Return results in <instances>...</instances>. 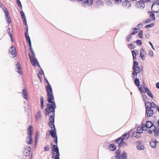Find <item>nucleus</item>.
<instances>
[{"instance_id": "24", "label": "nucleus", "mask_w": 159, "mask_h": 159, "mask_svg": "<svg viewBox=\"0 0 159 159\" xmlns=\"http://www.w3.org/2000/svg\"><path fill=\"white\" fill-rule=\"evenodd\" d=\"M52 150V151L55 152H56L55 157H59L60 154L58 148H53Z\"/></svg>"}, {"instance_id": "58", "label": "nucleus", "mask_w": 159, "mask_h": 159, "mask_svg": "<svg viewBox=\"0 0 159 159\" xmlns=\"http://www.w3.org/2000/svg\"><path fill=\"white\" fill-rule=\"evenodd\" d=\"M26 27L25 28V30L26 32H25V33H28V27L27 25H26Z\"/></svg>"}, {"instance_id": "54", "label": "nucleus", "mask_w": 159, "mask_h": 159, "mask_svg": "<svg viewBox=\"0 0 159 159\" xmlns=\"http://www.w3.org/2000/svg\"><path fill=\"white\" fill-rule=\"evenodd\" d=\"M54 142H55V143L56 144V145H57V136L54 137Z\"/></svg>"}, {"instance_id": "64", "label": "nucleus", "mask_w": 159, "mask_h": 159, "mask_svg": "<svg viewBox=\"0 0 159 159\" xmlns=\"http://www.w3.org/2000/svg\"><path fill=\"white\" fill-rule=\"evenodd\" d=\"M11 39L12 42H14V39L12 38V35L11 34Z\"/></svg>"}, {"instance_id": "50", "label": "nucleus", "mask_w": 159, "mask_h": 159, "mask_svg": "<svg viewBox=\"0 0 159 159\" xmlns=\"http://www.w3.org/2000/svg\"><path fill=\"white\" fill-rule=\"evenodd\" d=\"M121 139H122L121 138H119L116 140V143H120V142L121 141Z\"/></svg>"}, {"instance_id": "61", "label": "nucleus", "mask_w": 159, "mask_h": 159, "mask_svg": "<svg viewBox=\"0 0 159 159\" xmlns=\"http://www.w3.org/2000/svg\"><path fill=\"white\" fill-rule=\"evenodd\" d=\"M148 43L150 44V45L151 46L152 48V49H153L154 50H155V49L153 47L152 43L150 42H149Z\"/></svg>"}, {"instance_id": "16", "label": "nucleus", "mask_w": 159, "mask_h": 159, "mask_svg": "<svg viewBox=\"0 0 159 159\" xmlns=\"http://www.w3.org/2000/svg\"><path fill=\"white\" fill-rule=\"evenodd\" d=\"M22 96L23 98L26 100L29 99L28 93L26 89H24L21 93Z\"/></svg>"}, {"instance_id": "14", "label": "nucleus", "mask_w": 159, "mask_h": 159, "mask_svg": "<svg viewBox=\"0 0 159 159\" xmlns=\"http://www.w3.org/2000/svg\"><path fill=\"white\" fill-rule=\"evenodd\" d=\"M29 55L32 65L34 66H36L37 64L39 63L37 59L35 57H31V56L30 54Z\"/></svg>"}, {"instance_id": "23", "label": "nucleus", "mask_w": 159, "mask_h": 159, "mask_svg": "<svg viewBox=\"0 0 159 159\" xmlns=\"http://www.w3.org/2000/svg\"><path fill=\"white\" fill-rule=\"evenodd\" d=\"M157 142L156 140H152L150 144L151 147L153 148H155L156 147Z\"/></svg>"}, {"instance_id": "44", "label": "nucleus", "mask_w": 159, "mask_h": 159, "mask_svg": "<svg viewBox=\"0 0 159 159\" xmlns=\"http://www.w3.org/2000/svg\"><path fill=\"white\" fill-rule=\"evenodd\" d=\"M106 4L108 6H112V3L110 1L108 0L106 1Z\"/></svg>"}, {"instance_id": "17", "label": "nucleus", "mask_w": 159, "mask_h": 159, "mask_svg": "<svg viewBox=\"0 0 159 159\" xmlns=\"http://www.w3.org/2000/svg\"><path fill=\"white\" fill-rule=\"evenodd\" d=\"M16 71L20 75H23L22 68L20 67V64L17 62L16 66Z\"/></svg>"}, {"instance_id": "20", "label": "nucleus", "mask_w": 159, "mask_h": 159, "mask_svg": "<svg viewBox=\"0 0 159 159\" xmlns=\"http://www.w3.org/2000/svg\"><path fill=\"white\" fill-rule=\"evenodd\" d=\"M35 117L36 119V121H38L39 120L41 117V111L40 110H38L36 113L35 115Z\"/></svg>"}, {"instance_id": "38", "label": "nucleus", "mask_w": 159, "mask_h": 159, "mask_svg": "<svg viewBox=\"0 0 159 159\" xmlns=\"http://www.w3.org/2000/svg\"><path fill=\"white\" fill-rule=\"evenodd\" d=\"M133 32L130 34V35H133L135 34L137 32V30H139V29L137 28H133Z\"/></svg>"}, {"instance_id": "4", "label": "nucleus", "mask_w": 159, "mask_h": 159, "mask_svg": "<svg viewBox=\"0 0 159 159\" xmlns=\"http://www.w3.org/2000/svg\"><path fill=\"white\" fill-rule=\"evenodd\" d=\"M138 63L134 61V65L132 69L133 71L131 74V75H134L136 78H137V74L140 73V69L139 66H138Z\"/></svg>"}, {"instance_id": "18", "label": "nucleus", "mask_w": 159, "mask_h": 159, "mask_svg": "<svg viewBox=\"0 0 159 159\" xmlns=\"http://www.w3.org/2000/svg\"><path fill=\"white\" fill-rule=\"evenodd\" d=\"M123 7L126 8H129L131 7V3L130 2L127 0H125L122 3Z\"/></svg>"}, {"instance_id": "62", "label": "nucleus", "mask_w": 159, "mask_h": 159, "mask_svg": "<svg viewBox=\"0 0 159 159\" xmlns=\"http://www.w3.org/2000/svg\"><path fill=\"white\" fill-rule=\"evenodd\" d=\"M31 52L32 54V56H31V57H35V54L34 53V51H31Z\"/></svg>"}, {"instance_id": "49", "label": "nucleus", "mask_w": 159, "mask_h": 159, "mask_svg": "<svg viewBox=\"0 0 159 159\" xmlns=\"http://www.w3.org/2000/svg\"><path fill=\"white\" fill-rule=\"evenodd\" d=\"M152 20V19H148V20H147L145 21V23H146V24H147V23H148L150 22H151Z\"/></svg>"}, {"instance_id": "46", "label": "nucleus", "mask_w": 159, "mask_h": 159, "mask_svg": "<svg viewBox=\"0 0 159 159\" xmlns=\"http://www.w3.org/2000/svg\"><path fill=\"white\" fill-rule=\"evenodd\" d=\"M128 48L130 49H133L134 48V45L132 43H131L128 45Z\"/></svg>"}, {"instance_id": "32", "label": "nucleus", "mask_w": 159, "mask_h": 159, "mask_svg": "<svg viewBox=\"0 0 159 159\" xmlns=\"http://www.w3.org/2000/svg\"><path fill=\"white\" fill-rule=\"evenodd\" d=\"M134 83L135 85L137 86H139L140 81L139 78H136L134 79Z\"/></svg>"}, {"instance_id": "53", "label": "nucleus", "mask_w": 159, "mask_h": 159, "mask_svg": "<svg viewBox=\"0 0 159 159\" xmlns=\"http://www.w3.org/2000/svg\"><path fill=\"white\" fill-rule=\"evenodd\" d=\"M132 38V37L130 35H128L127 37V41H129L130 40H131Z\"/></svg>"}, {"instance_id": "6", "label": "nucleus", "mask_w": 159, "mask_h": 159, "mask_svg": "<svg viewBox=\"0 0 159 159\" xmlns=\"http://www.w3.org/2000/svg\"><path fill=\"white\" fill-rule=\"evenodd\" d=\"M116 154L117 157L120 159H127V155L125 151L121 153V151L120 149H118L116 152Z\"/></svg>"}, {"instance_id": "3", "label": "nucleus", "mask_w": 159, "mask_h": 159, "mask_svg": "<svg viewBox=\"0 0 159 159\" xmlns=\"http://www.w3.org/2000/svg\"><path fill=\"white\" fill-rule=\"evenodd\" d=\"M45 82L48 84L47 85L45 86L48 96L47 101L48 102H51V101L54 100L52 89L47 79H46Z\"/></svg>"}, {"instance_id": "52", "label": "nucleus", "mask_w": 159, "mask_h": 159, "mask_svg": "<svg viewBox=\"0 0 159 159\" xmlns=\"http://www.w3.org/2000/svg\"><path fill=\"white\" fill-rule=\"evenodd\" d=\"M40 100L41 104L44 103L43 98L42 96L40 97Z\"/></svg>"}, {"instance_id": "57", "label": "nucleus", "mask_w": 159, "mask_h": 159, "mask_svg": "<svg viewBox=\"0 0 159 159\" xmlns=\"http://www.w3.org/2000/svg\"><path fill=\"white\" fill-rule=\"evenodd\" d=\"M44 103L41 104V108L42 109H43L44 108Z\"/></svg>"}, {"instance_id": "47", "label": "nucleus", "mask_w": 159, "mask_h": 159, "mask_svg": "<svg viewBox=\"0 0 159 159\" xmlns=\"http://www.w3.org/2000/svg\"><path fill=\"white\" fill-rule=\"evenodd\" d=\"M17 2L18 6L21 7V8H22V6L20 2V0H17Z\"/></svg>"}, {"instance_id": "8", "label": "nucleus", "mask_w": 159, "mask_h": 159, "mask_svg": "<svg viewBox=\"0 0 159 159\" xmlns=\"http://www.w3.org/2000/svg\"><path fill=\"white\" fill-rule=\"evenodd\" d=\"M154 126L155 125L152 122L149 121H146L145 124H143L142 125L143 129L145 131L147 130V128L149 129L152 128L153 129Z\"/></svg>"}, {"instance_id": "21", "label": "nucleus", "mask_w": 159, "mask_h": 159, "mask_svg": "<svg viewBox=\"0 0 159 159\" xmlns=\"http://www.w3.org/2000/svg\"><path fill=\"white\" fill-rule=\"evenodd\" d=\"M137 148L138 150H144V147L142 145L140 141H138L137 142Z\"/></svg>"}, {"instance_id": "15", "label": "nucleus", "mask_w": 159, "mask_h": 159, "mask_svg": "<svg viewBox=\"0 0 159 159\" xmlns=\"http://www.w3.org/2000/svg\"><path fill=\"white\" fill-rule=\"evenodd\" d=\"M11 54L12 55V57L14 58L16 57L17 56V53L15 46L12 45L11 47Z\"/></svg>"}, {"instance_id": "19", "label": "nucleus", "mask_w": 159, "mask_h": 159, "mask_svg": "<svg viewBox=\"0 0 159 159\" xmlns=\"http://www.w3.org/2000/svg\"><path fill=\"white\" fill-rule=\"evenodd\" d=\"M146 54V51L142 48L140 50V56L142 60H144L145 59V55Z\"/></svg>"}, {"instance_id": "63", "label": "nucleus", "mask_w": 159, "mask_h": 159, "mask_svg": "<svg viewBox=\"0 0 159 159\" xmlns=\"http://www.w3.org/2000/svg\"><path fill=\"white\" fill-rule=\"evenodd\" d=\"M156 86L157 89H159V82H157L156 84Z\"/></svg>"}, {"instance_id": "48", "label": "nucleus", "mask_w": 159, "mask_h": 159, "mask_svg": "<svg viewBox=\"0 0 159 159\" xmlns=\"http://www.w3.org/2000/svg\"><path fill=\"white\" fill-rule=\"evenodd\" d=\"M135 43L137 44H139V45H141L142 44V42L141 40H138L135 41Z\"/></svg>"}, {"instance_id": "60", "label": "nucleus", "mask_w": 159, "mask_h": 159, "mask_svg": "<svg viewBox=\"0 0 159 159\" xmlns=\"http://www.w3.org/2000/svg\"><path fill=\"white\" fill-rule=\"evenodd\" d=\"M111 159H120L117 157V155L114 156H113L112 158Z\"/></svg>"}, {"instance_id": "39", "label": "nucleus", "mask_w": 159, "mask_h": 159, "mask_svg": "<svg viewBox=\"0 0 159 159\" xmlns=\"http://www.w3.org/2000/svg\"><path fill=\"white\" fill-rule=\"evenodd\" d=\"M50 148L49 145H47L44 147V151H48L49 150Z\"/></svg>"}, {"instance_id": "33", "label": "nucleus", "mask_w": 159, "mask_h": 159, "mask_svg": "<svg viewBox=\"0 0 159 159\" xmlns=\"http://www.w3.org/2000/svg\"><path fill=\"white\" fill-rule=\"evenodd\" d=\"M54 123H48V125L52 129V130H56V128Z\"/></svg>"}, {"instance_id": "31", "label": "nucleus", "mask_w": 159, "mask_h": 159, "mask_svg": "<svg viewBox=\"0 0 159 159\" xmlns=\"http://www.w3.org/2000/svg\"><path fill=\"white\" fill-rule=\"evenodd\" d=\"M148 13L150 17L152 18L153 21L155 20L156 18L154 14L151 11H148Z\"/></svg>"}, {"instance_id": "2", "label": "nucleus", "mask_w": 159, "mask_h": 159, "mask_svg": "<svg viewBox=\"0 0 159 159\" xmlns=\"http://www.w3.org/2000/svg\"><path fill=\"white\" fill-rule=\"evenodd\" d=\"M146 108V115L148 117H150L152 116L154 111V109L155 108V103L152 102H147L145 103Z\"/></svg>"}, {"instance_id": "56", "label": "nucleus", "mask_w": 159, "mask_h": 159, "mask_svg": "<svg viewBox=\"0 0 159 159\" xmlns=\"http://www.w3.org/2000/svg\"><path fill=\"white\" fill-rule=\"evenodd\" d=\"M39 73L40 75H43L44 76L43 71L42 69L40 70L39 71Z\"/></svg>"}, {"instance_id": "28", "label": "nucleus", "mask_w": 159, "mask_h": 159, "mask_svg": "<svg viewBox=\"0 0 159 159\" xmlns=\"http://www.w3.org/2000/svg\"><path fill=\"white\" fill-rule=\"evenodd\" d=\"M132 135L133 136L137 138H139L140 137V134L137 131L132 132Z\"/></svg>"}, {"instance_id": "29", "label": "nucleus", "mask_w": 159, "mask_h": 159, "mask_svg": "<svg viewBox=\"0 0 159 159\" xmlns=\"http://www.w3.org/2000/svg\"><path fill=\"white\" fill-rule=\"evenodd\" d=\"M131 133L130 131H129L127 133L124 134L122 138H121L122 139H127L129 137V135Z\"/></svg>"}, {"instance_id": "43", "label": "nucleus", "mask_w": 159, "mask_h": 159, "mask_svg": "<svg viewBox=\"0 0 159 159\" xmlns=\"http://www.w3.org/2000/svg\"><path fill=\"white\" fill-rule=\"evenodd\" d=\"M148 55L151 57H153V51L151 50H150L148 52Z\"/></svg>"}, {"instance_id": "22", "label": "nucleus", "mask_w": 159, "mask_h": 159, "mask_svg": "<svg viewBox=\"0 0 159 159\" xmlns=\"http://www.w3.org/2000/svg\"><path fill=\"white\" fill-rule=\"evenodd\" d=\"M108 148L111 151H114L116 149V147L114 144H111L108 145Z\"/></svg>"}, {"instance_id": "51", "label": "nucleus", "mask_w": 159, "mask_h": 159, "mask_svg": "<svg viewBox=\"0 0 159 159\" xmlns=\"http://www.w3.org/2000/svg\"><path fill=\"white\" fill-rule=\"evenodd\" d=\"M97 3L99 5H102L103 4V2L102 1L100 0H98L97 1Z\"/></svg>"}, {"instance_id": "13", "label": "nucleus", "mask_w": 159, "mask_h": 159, "mask_svg": "<svg viewBox=\"0 0 159 159\" xmlns=\"http://www.w3.org/2000/svg\"><path fill=\"white\" fill-rule=\"evenodd\" d=\"M31 148L30 146H26L23 151V154L25 156L30 155V152Z\"/></svg>"}, {"instance_id": "27", "label": "nucleus", "mask_w": 159, "mask_h": 159, "mask_svg": "<svg viewBox=\"0 0 159 159\" xmlns=\"http://www.w3.org/2000/svg\"><path fill=\"white\" fill-rule=\"evenodd\" d=\"M49 134L53 138L57 136L56 130H51L49 131Z\"/></svg>"}, {"instance_id": "11", "label": "nucleus", "mask_w": 159, "mask_h": 159, "mask_svg": "<svg viewBox=\"0 0 159 159\" xmlns=\"http://www.w3.org/2000/svg\"><path fill=\"white\" fill-rule=\"evenodd\" d=\"M151 0H140L139 2L136 3V6L137 7H140L141 9H143L144 8L145 2H149Z\"/></svg>"}, {"instance_id": "34", "label": "nucleus", "mask_w": 159, "mask_h": 159, "mask_svg": "<svg viewBox=\"0 0 159 159\" xmlns=\"http://www.w3.org/2000/svg\"><path fill=\"white\" fill-rule=\"evenodd\" d=\"M143 131L144 130L143 129L142 126L138 127L136 130V131L140 134L143 133Z\"/></svg>"}, {"instance_id": "5", "label": "nucleus", "mask_w": 159, "mask_h": 159, "mask_svg": "<svg viewBox=\"0 0 159 159\" xmlns=\"http://www.w3.org/2000/svg\"><path fill=\"white\" fill-rule=\"evenodd\" d=\"M72 1H74L76 0H70ZM79 2L81 1L82 6L85 8H87L92 5L93 0H78Z\"/></svg>"}, {"instance_id": "59", "label": "nucleus", "mask_w": 159, "mask_h": 159, "mask_svg": "<svg viewBox=\"0 0 159 159\" xmlns=\"http://www.w3.org/2000/svg\"><path fill=\"white\" fill-rule=\"evenodd\" d=\"M143 25V24H139L137 25V27L138 28H140Z\"/></svg>"}, {"instance_id": "55", "label": "nucleus", "mask_w": 159, "mask_h": 159, "mask_svg": "<svg viewBox=\"0 0 159 159\" xmlns=\"http://www.w3.org/2000/svg\"><path fill=\"white\" fill-rule=\"evenodd\" d=\"M23 24H24L25 25H27V23L26 18V19H23Z\"/></svg>"}, {"instance_id": "7", "label": "nucleus", "mask_w": 159, "mask_h": 159, "mask_svg": "<svg viewBox=\"0 0 159 159\" xmlns=\"http://www.w3.org/2000/svg\"><path fill=\"white\" fill-rule=\"evenodd\" d=\"M28 134L29 136L26 140V142L27 144H31L32 143V135L33 127L31 125H30L28 128Z\"/></svg>"}, {"instance_id": "30", "label": "nucleus", "mask_w": 159, "mask_h": 159, "mask_svg": "<svg viewBox=\"0 0 159 159\" xmlns=\"http://www.w3.org/2000/svg\"><path fill=\"white\" fill-rule=\"evenodd\" d=\"M135 50L137 51L135 52L134 50L132 51L133 60H135L136 59V55L139 53L138 51H137V50Z\"/></svg>"}, {"instance_id": "37", "label": "nucleus", "mask_w": 159, "mask_h": 159, "mask_svg": "<svg viewBox=\"0 0 159 159\" xmlns=\"http://www.w3.org/2000/svg\"><path fill=\"white\" fill-rule=\"evenodd\" d=\"M154 25V23L152 22V23H151L149 25H146L145 27L146 28H150L152 27Z\"/></svg>"}, {"instance_id": "36", "label": "nucleus", "mask_w": 159, "mask_h": 159, "mask_svg": "<svg viewBox=\"0 0 159 159\" xmlns=\"http://www.w3.org/2000/svg\"><path fill=\"white\" fill-rule=\"evenodd\" d=\"M25 34L27 41L28 42L29 41L31 40L30 38L28 35V33H25Z\"/></svg>"}, {"instance_id": "41", "label": "nucleus", "mask_w": 159, "mask_h": 159, "mask_svg": "<svg viewBox=\"0 0 159 159\" xmlns=\"http://www.w3.org/2000/svg\"><path fill=\"white\" fill-rule=\"evenodd\" d=\"M150 37V34L148 31H147L145 33V37L146 39H148Z\"/></svg>"}, {"instance_id": "40", "label": "nucleus", "mask_w": 159, "mask_h": 159, "mask_svg": "<svg viewBox=\"0 0 159 159\" xmlns=\"http://www.w3.org/2000/svg\"><path fill=\"white\" fill-rule=\"evenodd\" d=\"M122 1V0H114V1L116 4H120L121 3Z\"/></svg>"}, {"instance_id": "42", "label": "nucleus", "mask_w": 159, "mask_h": 159, "mask_svg": "<svg viewBox=\"0 0 159 159\" xmlns=\"http://www.w3.org/2000/svg\"><path fill=\"white\" fill-rule=\"evenodd\" d=\"M138 88L139 90V91L142 93H145V90H143V89L142 88V87L141 86H138Z\"/></svg>"}, {"instance_id": "25", "label": "nucleus", "mask_w": 159, "mask_h": 159, "mask_svg": "<svg viewBox=\"0 0 159 159\" xmlns=\"http://www.w3.org/2000/svg\"><path fill=\"white\" fill-rule=\"evenodd\" d=\"M127 146V143L124 142L123 139H121V141L120 142L119 144L118 145V147L119 148L122 147H126Z\"/></svg>"}, {"instance_id": "26", "label": "nucleus", "mask_w": 159, "mask_h": 159, "mask_svg": "<svg viewBox=\"0 0 159 159\" xmlns=\"http://www.w3.org/2000/svg\"><path fill=\"white\" fill-rule=\"evenodd\" d=\"M145 89V93H147L149 96L150 97L153 98V96L152 93L149 90V89L147 87H144Z\"/></svg>"}, {"instance_id": "9", "label": "nucleus", "mask_w": 159, "mask_h": 159, "mask_svg": "<svg viewBox=\"0 0 159 159\" xmlns=\"http://www.w3.org/2000/svg\"><path fill=\"white\" fill-rule=\"evenodd\" d=\"M152 12L158 13L159 12V1L156 0L153 3L151 7Z\"/></svg>"}, {"instance_id": "10", "label": "nucleus", "mask_w": 159, "mask_h": 159, "mask_svg": "<svg viewBox=\"0 0 159 159\" xmlns=\"http://www.w3.org/2000/svg\"><path fill=\"white\" fill-rule=\"evenodd\" d=\"M152 130V129L148 130L147 133L149 134H151L152 132L154 133V136L156 137H158L159 134V128L157 126H154Z\"/></svg>"}, {"instance_id": "35", "label": "nucleus", "mask_w": 159, "mask_h": 159, "mask_svg": "<svg viewBox=\"0 0 159 159\" xmlns=\"http://www.w3.org/2000/svg\"><path fill=\"white\" fill-rule=\"evenodd\" d=\"M142 96L143 97V100L145 103L147 102V101L148 100V98L147 96L146 95H142Z\"/></svg>"}, {"instance_id": "45", "label": "nucleus", "mask_w": 159, "mask_h": 159, "mask_svg": "<svg viewBox=\"0 0 159 159\" xmlns=\"http://www.w3.org/2000/svg\"><path fill=\"white\" fill-rule=\"evenodd\" d=\"M139 36L140 38H142L143 37V32L142 30H140L139 33Z\"/></svg>"}, {"instance_id": "12", "label": "nucleus", "mask_w": 159, "mask_h": 159, "mask_svg": "<svg viewBox=\"0 0 159 159\" xmlns=\"http://www.w3.org/2000/svg\"><path fill=\"white\" fill-rule=\"evenodd\" d=\"M0 7L2 8V9L4 12L6 16V18L7 19V18H8V20H7V21L8 22L9 24L10 23V20H9V19H10V17L8 15L9 13L7 9L1 2H0Z\"/></svg>"}, {"instance_id": "1", "label": "nucleus", "mask_w": 159, "mask_h": 159, "mask_svg": "<svg viewBox=\"0 0 159 159\" xmlns=\"http://www.w3.org/2000/svg\"><path fill=\"white\" fill-rule=\"evenodd\" d=\"M47 106V108L45 109V113L46 116H49L51 112L52 113V115L49 118L48 123H54V116L55 109L56 108L55 102L51 101V102H48Z\"/></svg>"}]
</instances>
